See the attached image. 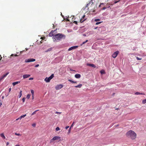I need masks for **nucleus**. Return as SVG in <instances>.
<instances>
[{"instance_id": "2f4dec72", "label": "nucleus", "mask_w": 146, "mask_h": 146, "mask_svg": "<svg viewBox=\"0 0 146 146\" xmlns=\"http://www.w3.org/2000/svg\"><path fill=\"white\" fill-rule=\"evenodd\" d=\"M102 22H97L96 23V25H98V24H100Z\"/></svg>"}, {"instance_id": "37998d69", "label": "nucleus", "mask_w": 146, "mask_h": 146, "mask_svg": "<svg viewBox=\"0 0 146 146\" xmlns=\"http://www.w3.org/2000/svg\"><path fill=\"white\" fill-rule=\"evenodd\" d=\"M11 88H10L9 89V92H10L11 91Z\"/></svg>"}, {"instance_id": "6e6d98bb", "label": "nucleus", "mask_w": 146, "mask_h": 146, "mask_svg": "<svg viewBox=\"0 0 146 146\" xmlns=\"http://www.w3.org/2000/svg\"><path fill=\"white\" fill-rule=\"evenodd\" d=\"M2 58V57H1V58L0 59V61H1V59Z\"/></svg>"}, {"instance_id": "393cba45", "label": "nucleus", "mask_w": 146, "mask_h": 146, "mask_svg": "<svg viewBox=\"0 0 146 146\" xmlns=\"http://www.w3.org/2000/svg\"><path fill=\"white\" fill-rule=\"evenodd\" d=\"M120 0H115L114 2V3L116 4L117 2H119V1Z\"/></svg>"}, {"instance_id": "c9c22d12", "label": "nucleus", "mask_w": 146, "mask_h": 146, "mask_svg": "<svg viewBox=\"0 0 146 146\" xmlns=\"http://www.w3.org/2000/svg\"><path fill=\"white\" fill-rule=\"evenodd\" d=\"M32 126L34 127H35L36 126V124L35 123L32 124Z\"/></svg>"}, {"instance_id": "2eb2a0df", "label": "nucleus", "mask_w": 146, "mask_h": 146, "mask_svg": "<svg viewBox=\"0 0 146 146\" xmlns=\"http://www.w3.org/2000/svg\"><path fill=\"white\" fill-rule=\"evenodd\" d=\"M53 32L52 31L48 34V36H54Z\"/></svg>"}, {"instance_id": "bf43d9fd", "label": "nucleus", "mask_w": 146, "mask_h": 146, "mask_svg": "<svg viewBox=\"0 0 146 146\" xmlns=\"http://www.w3.org/2000/svg\"><path fill=\"white\" fill-rule=\"evenodd\" d=\"M22 52H23V51H21V53H22Z\"/></svg>"}, {"instance_id": "5701e85b", "label": "nucleus", "mask_w": 146, "mask_h": 146, "mask_svg": "<svg viewBox=\"0 0 146 146\" xmlns=\"http://www.w3.org/2000/svg\"><path fill=\"white\" fill-rule=\"evenodd\" d=\"M39 111V110H36V111H34V112H33L32 113V114H31V115H33L34 114H35V113H36V112H37V111Z\"/></svg>"}, {"instance_id": "f03ea898", "label": "nucleus", "mask_w": 146, "mask_h": 146, "mask_svg": "<svg viewBox=\"0 0 146 146\" xmlns=\"http://www.w3.org/2000/svg\"><path fill=\"white\" fill-rule=\"evenodd\" d=\"M136 134L133 131L131 130L128 131V137L133 140L136 138Z\"/></svg>"}, {"instance_id": "9b49d317", "label": "nucleus", "mask_w": 146, "mask_h": 146, "mask_svg": "<svg viewBox=\"0 0 146 146\" xmlns=\"http://www.w3.org/2000/svg\"><path fill=\"white\" fill-rule=\"evenodd\" d=\"M87 65L88 66L92 67L94 68H95L96 67V66L94 64H87Z\"/></svg>"}, {"instance_id": "09e8293b", "label": "nucleus", "mask_w": 146, "mask_h": 146, "mask_svg": "<svg viewBox=\"0 0 146 146\" xmlns=\"http://www.w3.org/2000/svg\"><path fill=\"white\" fill-rule=\"evenodd\" d=\"M19 119V117L17 119H16V121H17V120H18L19 119Z\"/></svg>"}, {"instance_id": "58836bf2", "label": "nucleus", "mask_w": 146, "mask_h": 146, "mask_svg": "<svg viewBox=\"0 0 146 146\" xmlns=\"http://www.w3.org/2000/svg\"><path fill=\"white\" fill-rule=\"evenodd\" d=\"M39 66V65L38 64H37L35 66V67H38Z\"/></svg>"}, {"instance_id": "bb28decb", "label": "nucleus", "mask_w": 146, "mask_h": 146, "mask_svg": "<svg viewBox=\"0 0 146 146\" xmlns=\"http://www.w3.org/2000/svg\"><path fill=\"white\" fill-rule=\"evenodd\" d=\"M60 129V128L58 127H57L56 128V131H58Z\"/></svg>"}, {"instance_id": "4be33fe9", "label": "nucleus", "mask_w": 146, "mask_h": 146, "mask_svg": "<svg viewBox=\"0 0 146 146\" xmlns=\"http://www.w3.org/2000/svg\"><path fill=\"white\" fill-rule=\"evenodd\" d=\"M22 91L21 90L20 91L19 93V98H20L22 96Z\"/></svg>"}, {"instance_id": "79ce46f5", "label": "nucleus", "mask_w": 146, "mask_h": 146, "mask_svg": "<svg viewBox=\"0 0 146 146\" xmlns=\"http://www.w3.org/2000/svg\"><path fill=\"white\" fill-rule=\"evenodd\" d=\"M33 79V78H30L29 79V80H32Z\"/></svg>"}, {"instance_id": "8fccbe9b", "label": "nucleus", "mask_w": 146, "mask_h": 146, "mask_svg": "<svg viewBox=\"0 0 146 146\" xmlns=\"http://www.w3.org/2000/svg\"><path fill=\"white\" fill-rule=\"evenodd\" d=\"M86 42H83V44H84Z\"/></svg>"}, {"instance_id": "aec40b11", "label": "nucleus", "mask_w": 146, "mask_h": 146, "mask_svg": "<svg viewBox=\"0 0 146 146\" xmlns=\"http://www.w3.org/2000/svg\"><path fill=\"white\" fill-rule=\"evenodd\" d=\"M82 84H80L78 85L75 86V87L76 88H80L82 87Z\"/></svg>"}, {"instance_id": "6e6552de", "label": "nucleus", "mask_w": 146, "mask_h": 146, "mask_svg": "<svg viewBox=\"0 0 146 146\" xmlns=\"http://www.w3.org/2000/svg\"><path fill=\"white\" fill-rule=\"evenodd\" d=\"M119 52L118 51H117L114 52L112 55V57L114 58H115L118 54H119Z\"/></svg>"}, {"instance_id": "473e14b6", "label": "nucleus", "mask_w": 146, "mask_h": 146, "mask_svg": "<svg viewBox=\"0 0 146 146\" xmlns=\"http://www.w3.org/2000/svg\"><path fill=\"white\" fill-rule=\"evenodd\" d=\"M74 123V122H73V123H72V125H71V126L70 127V128H71L72 127Z\"/></svg>"}, {"instance_id": "49530a36", "label": "nucleus", "mask_w": 146, "mask_h": 146, "mask_svg": "<svg viewBox=\"0 0 146 146\" xmlns=\"http://www.w3.org/2000/svg\"><path fill=\"white\" fill-rule=\"evenodd\" d=\"M100 72H101V73L102 74H103V72L102 71H100Z\"/></svg>"}, {"instance_id": "f8f14e48", "label": "nucleus", "mask_w": 146, "mask_h": 146, "mask_svg": "<svg viewBox=\"0 0 146 146\" xmlns=\"http://www.w3.org/2000/svg\"><path fill=\"white\" fill-rule=\"evenodd\" d=\"M31 76L30 74H25L23 76V78H27Z\"/></svg>"}, {"instance_id": "5fc2aeb1", "label": "nucleus", "mask_w": 146, "mask_h": 146, "mask_svg": "<svg viewBox=\"0 0 146 146\" xmlns=\"http://www.w3.org/2000/svg\"><path fill=\"white\" fill-rule=\"evenodd\" d=\"M106 7H104V8H103V9H106Z\"/></svg>"}, {"instance_id": "a18cd8bd", "label": "nucleus", "mask_w": 146, "mask_h": 146, "mask_svg": "<svg viewBox=\"0 0 146 146\" xmlns=\"http://www.w3.org/2000/svg\"><path fill=\"white\" fill-rule=\"evenodd\" d=\"M9 144V143L8 142H7V143H6V145H8Z\"/></svg>"}, {"instance_id": "6ab92c4d", "label": "nucleus", "mask_w": 146, "mask_h": 146, "mask_svg": "<svg viewBox=\"0 0 146 146\" xmlns=\"http://www.w3.org/2000/svg\"><path fill=\"white\" fill-rule=\"evenodd\" d=\"M26 114H25V115H22L19 117V119H21L22 118H24V117H25L26 116Z\"/></svg>"}, {"instance_id": "4d7b16f0", "label": "nucleus", "mask_w": 146, "mask_h": 146, "mask_svg": "<svg viewBox=\"0 0 146 146\" xmlns=\"http://www.w3.org/2000/svg\"><path fill=\"white\" fill-rule=\"evenodd\" d=\"M32 98H33V95Z\"/></svg>"}, {"instance_id": "4c0bfd02", "label": "nucleus", "mask_w": 146, "mask_h": 146, "mask_svg": "<svg viewBox=\"0 0 146 146\" xmlns=\"http://www.w3.org/2000/svg\"><path fill=\"white\" fill-rule=\"evenodd\" d=\"M73 23H74L75 24L77 25V22L76 21H74Z\"/></svg>"}, {"instance_id": "13d9d810", "label": "nucleus", "mask_w": 146, "mask_h": 146, "mask_svg": "<svg viewBox=\"0 0 146 146\" xmlns=\"http://www.w3.org/2000/svg\"><path fill=\"white\" fill-rule=\"evenodd\" d=\"M67 20H68V21H69V20L68 19Z\"/></svg>"}, {"instance_id": "a211bd4d", "label": "nucleus", "mask_w": 146, "mask_h": 146, "mask_svg": "<svg viewBox=\"0 0 146 146\" xmlns=\"http://www.w3.org/2000/svg\"><path fill=\"white\" fill-rule=\"evenodd\" d=\"M90 4H91V5H92L93 4V3H92V1H90L89 3L88 4H87L86 5V7H88V6H90Z\"/></svg>"}, {"instance_id": "423d86ee", "label": "nucleus", "mask_w": 146, "mask_h": 146, "mask_svg": "<svg viewBox=\"0 0 146 146\" xmlns=\"http://www.w3.org/2000/svg\"><path fill=\"white\" fill-rule=\"evenodd\" d=\"M86 18L85 15H84L82 18L80 19V22L81 23H82L84 22V21L86 20Z\"/></svg>"}, {"instance_id": "603ef678", "label": "nucleus", "mask_w": 146, "mask_h": 146, "mask_svg": "<svg viewBox=\"0 0 146 146\" xmlns=\"http://www.w3.org/2000/svg\"><path fill=\"white\" fill-rule=\"evenodd\" d=\"M88 41V40H87L85 42L86 43Z\"/></svg>"}, {"instance_id": "a878e982", "label": "nucleus", "mask_w": 146, "mask_h": 146, "mask_svg": "<svg viewBox=\"0 0 146 146\" xmlns=\"http://www.w3.org/2000/svg\"><path fill=\"white\" fill-rule=\"evenodd\" d=\"M30 95L28 94L26 98L28 99H29L30 98Z\"/></svg>"}, {"instance_id": "f704fd0d", "label": "nucleus", "mask_w": 146, "mask_h": 146, "mask_svg": "<svg viewBox=\"0 0 146 146\" xmlns=\"http://www.w3.org/2000/svg\"><path fill=\"white\" fill-rule=\"evenodd\" d=\"M55 113H56V114H59L61 113V112H58V111H56V112Z\"/></svg>"}, {"instance_id": "052dcab7", "label": "nucleus", "mask_w": 146, "mask_h": 146, "mask_svg": "<svg viewBox=\"0 0 146 146\" xmlns=\"http://www.w3.org/2000/svg\"><path fill=\"white\" fill-rule=\"evenodd\" d=\"M0 57H1V55H0Z\"/></svg>"}, {"instance_id": "0eeeda50", "label": "nucleus", "mask_w": 146, "mask_h": 146, "mask_svg": "<svg viewBox=\"0 0 146 146\" xmlns=\"http://www.w3.org/2000/svg\"><path fill=\"white\" fill-rule=\"evenodd\" d=\"M63 87V85L62 84H59L57 85L55 87V89L56 90H59L62 88Z\"/></svg>"}, {"instance_id": "c756f323", "label": "nucleus", "mask_w": 146, "mask_h": 146, "mask_svg": "<svg viewBox=\"0 0 146 146\" xmlns=\"http://www.w3.org/2000/svg\"><path fill=\"white\" fill-rule=\"evenodd\" d=\"M100 19H96L94 20L95 21H96V22L98 21H100Z\"/></svg>"}, {"instance_id": "dca6fc26", "label": "nucleus", "mask_w": 146, "mask_h": 146, "mask_svg": "<svg viewBox=\"0 0 146 146\" xmlns=\"http://www.w3.org/2000/svg\"><path fill=\"white\" fill-rule=\"evenodd\" d=\"M20 83V81H17V82H13V83L12 84L13 86H14L16 84H17L19 83Z\"/></svg>"}, {"instance_id": "1a4fd4ad", "label": "nucleus", "mask_w": 146, "mask_h": 146, "mask_svg": "<svg viewBox=\"0 0 146 146\" xmlns=\"http://www.w3.org/2000/svg\"><path fill=\"white\" fill-rule=\"evenodd\" d=\"M9 74V72H7L6 74L3 75L0 78V81H1L3 80L5 77L7 76Z\"/></svg>"}, {"instance_id": "de8ad7c7", "label": "nucleus", "mask_w": 146, "mask_h": 146, "mask_svg": "<svg viewBox=\"0 0 146 146\" xmlns=\"http://www.w3.org/2000/svg\"><path fill=\"white\" fill-rule=\"evenodd\" d=\"M15 56H18V55H17V54H15V55H14Z\"/></svg>"}, {"instance_id": "f3484780", "label": "nucleus", "mask_w": 146, "mask_h": 146, "mask_svg": "<svg viewBox=\"0 0 146 146\" xmlns=\"http://www.w3.org/2000/svg\"><path fill=\"white\" fill-rule=\"evenodd\" d=\"M0 136L3 139H5V137L4 136L3 133H1L0 134Z\"/></svg>"}, {"instance_id": "ea45409f", "label": "nucleus", "mask_w": 146, "mask_h": 146, "mask_svg": "<svg viewBox=\"0 0 146 146\" xmlns=\"http://www.w3.org/2000/svg\"><path fill=\"white\" fill-rule=\"evenodd\" d=\"M69 127V126H67L65 127V129H67Z\"/></svg>"}, {"instance_id": "72a5a7b5", "label": "nucleus", "mask_w": 146, "mask_h": 146, "mask_svg": "<svg viewBox=\"0 0 146 146\" xmlns=\"http://www.w3.org/2000/svg\"><path fill=\"white\" fill-rule=\"evenodd\" d=\"M22 100L23 102H25V98H23L22 99Z\"/></svg>"}, {"instance_id": "7c9ffc66", "label": "nucleus", "mask_w": 146, "mask_h": 146, "mask_svg": "<svg viewBox=\"0 0 146 146\" xmlns=\"http://www.w3.org/2000/svg\"><path fill=\"white\" fill-rule=\"evenodd\" d=\"M15 135L17 136H21V135L20 133H15Z\"/></svg>"}, {"instance_id": "f257e3e1", "label": "nucleus", "mask_w": 146, "mask_h": 146, "mask_svg": "<svg viewBox=\"0 0 146 146\" xmlns=\"http://www.w3.org/2000/svg\"><path fill=\"white\" fill-rule=\"evenodd\" d=\"M65 36L61 33H58L53 36V40L54 42H57L61 40L62 39H64Z\"/></svg>"}, {"instance_id": "20e7f679", "label": "nucleus", "mask_w": 146, "mask_h": 146, "mask_svg": "<svg viewBox=\"0 0 146 146\" xmlns=\"http://www.w3.org/2000/svg\"><path fill=\"white\" fill-rule=\"evenodd\" d=\"M60 137L59 136H56L54 137L52 139L50 140V142H52L53 141L58 140L60 139Z\"/></svg>"}, {"instance_id": "c03bdc74", "label": "nucleus", "mask_w": 146, "mask_h": 146, "mask_svg": "<svg viewBox=\"0 0 146 146\" xmlns=\"http://www.w3.org/2000/svg\"><path fill=\"white\" fill-rule=\"evenodd\" d=\"M70 70L71 71H75V70H73L72 69H70Z\"/></svg>"}, {"instance_id": "ddd939ff", "label": "nucleus", "mask_w": 146, "mask_h": 146, "mask_svg": "<svg viewBox=\"0 0 146 146\" xmlns=\"http://www.w3.org/2000/svg\"><path fill=\"white\" fill-rule=\"evenodd\" d=\"M135 94L138 95H145V94L144 93H140L138 92H137L135 93Z\"/></svg>"}, {"instance_id": "9d476101", "label": "nucleus", "mask_w": 146, "mask_h": 146, "mask_svg": "<svg viewBox=\"0 0 146 146\" xmlns=\"http://www.w3.org/2000/svg\"><path fill=\"white\" fill-rule=\"evenodd\" d=\"M78 47V46H74L72 47H71L68 49V51H70L72 50L76 49Z\"/></svg>"}, {"instance_id": "b1692460", "label": "nucleus", "mask_w": 146, "mask_h": 146, "mask_svg": "<svg viewBox=\"0 0 146 146\" xmlns=\"http://www.w3.org/2000/svg\"><path fill=\"white\" fill-rule=\"evenodd\" d=\"M146 103V99L143 100L142 103L143 104H145Z\"/></svg>"}, {"instance_id": "864d4df0", "label": "nucleus", "mask_w": 146, "mask_h": 146, "mask_svg": "<svg viewBox=\"0 0 146 146\" xmlns=\"http://www.w3.org/2000/svg\"><path fill=\"white\" fill-rule=\"evenodd\" d=\"M14 55V54H11V56H13Z\"/></svg>"}, {"instance_id": "c85d7f7f", "label": "nucleus", "mask_w": 146, "mask_h": 146, "mask_svg": "<svg viewBox=\"0 0 146 146\" xmlns=\"http://www.w3.org/2000/svg\"><path fill=\"white\" fill-rule=\"evenodd\" d=\"M136 58L137 60H141L142 59L141 58H140L137 57H136Z\"/></svg>"}, {"instance_id": "e433bc0d", "label": "nucleus", "mask_w": 146, "mask_h": 146, "mask_svg": "<svg viewBox=\"0 0 146 146\" xmlns=\"http://www.w3.org/2000/svg\"><path fill=\"white\" fill-rule=\"evenodd\" d=\"M70 131H71V128H70V129H69L68 131V134H69L70 133Z\"/></svg>"}, {"instance_id": "cd10ccee", "label": "nucleus", "mask_w": 146, "mask_h": 146, "mask_svg": "<svg viewBox=\"0 0 146 146\" xmlns=\"http://www.w3.org/2000/svg\"><path fill=\"white\" fill-rule=\"evenodd\" d=\"M31 94H32V95H33L34 94V91L33 90H31Z\"/></svg>"}, {"instance_id": "a19ab883", "label": "nucleus", "mask_w": 146, "mask_h": 146, "mask_svg": "<svg viewBox=\"0 0 146 146\" xmlns=\"http://www.w3.org/2000/svg\"><path fill=\"white\" fill-rule=\"evenodd\" d=\"M1 100H0V107L1 106L2 104V103L1 102Z\"/></svg>"}, {"instance_id": "4468645a", "label": "nucleus", "mask_w": 146, "mask_h": 146, "mask_svg": "<svg viewBox=\"0 0 146 146\" xmlns=\"http://www.w3.org/2000/svg\"><path fill=\"white\" fill-rule=\"evenodd\" d=\"M75 77L76 78H79L81 77V75L80 74H76L75 75Z\"/></svg>"}, {"instance_id": "3c124183", "label": "nucleus", "mask_w": 146, "mask_h": 146, "mask_svg": "<svg viewBox=\"0 0 146 146\" xmlns=\"http://www.w3.org/2000/svg\"><path fill=\"white\" fill-rule=\"evenodd\" d=\"M15 146H20L19 145H15Z\"/></svg>"}, {"instance_id": "412c9836", "label": "nucleus", "mask_w": 146, "mask_h": 146, "mask_svg": "<svg viewBox=\"0 0 146 146\" xmlns=\"http://www.w3.org/2000/svg\"><path fill=\"white\" fill-rule=\"evenodd\" d=\"M68 81H69V82H72V83H77V82L76 81H73L71 80H68Z\"/></svg>"}, {"instance_id": "7ed1b4c3", "label": "nucleus", "mask_w": 146, "mask_h": 146, "mask_svg": "<svg viewBox=\"0 0 146 146\" xmlns=\"http://www.w3.org/2000/svg\"><path fill=\"white\" fill-rule=\"evenodd\" d=\"M54 76L53 74H52L48 78L46 77L44 79V81L47 82H50V80H51L54 77Z\"/></svg>"}, {"instance_id": "39448f33", "label": "nucleus", "mask_w": 146, "mask_h": 146, "mask_svg": "<svg viewBox=\"0 0 146 146\" xmlns=\"http://www.w3.org/2000/svg\"><path fill=\"white\" fill-rule=\"evenodd\" d=\"M35 61V59L34 58H29L25 60V62H34Z\"/></svg>"}]
</instances>
